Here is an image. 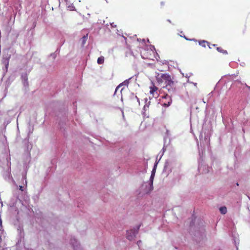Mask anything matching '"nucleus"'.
<instances>
[{"mask_svg":"<svg viewBox=\"0 0 250 250\" xmlns=\"http://www.w3.org/2000/svg\"><path fill=\"white\" fill-rule=\"evenodd\" d=\"M161 77L165 81L166 83V87L167 89L169 92H174L175 89L173 88L174 82L172 80L170 76L167 74H163L161 75Z\"/></svg>","mask_w":250,"mask_h":250,"instance_id":"obj_1","label":"nucleus"},{"mask_svg":"<svg viewBox=\"0 0 250 250\" xmlns=\"http://www.w3.org/2000/svg\"><path fill=\"white\" fill-rule=\"evenodd\" d=\"M205 229L203 227L196 229L194 233V238L196 241H200L205 237Z\"/></svg>","mask_w":250,"mask_h":250,"instance_id":"obj_2","label":"nucleus"},{"mask_svg":"<svg viewBox=\"0 0 250 250\" xmlns=\"http://www.w3.org/2000/svg\"><path fill=\"white\" fill-rule=\"evenodd\" d=\"M140 225L137 227L136 229H130L126 232V238L129 240H132L136 237L138 234Z\"/></svg>","mask_w":250,"mask_h":250,"instance_id":"obj_3","label":"nucleus"},{"mask_svg":"<svg viewBox=\"0 0 250 250\" xmlns=\"http://www.w3.org/2000/svg\"><path fill=\"white\" fill-rule=\"evenodd\" d=\"M9 49H6L4 50V54L3 55L2 62L5 65L6 68H7L9 64V60L10 58L11 54H8Z\"/></svg>","mask_w":250,"mask_h":250,"instance_id":"obj_4","label":"nucleus"},{"mask_svg":"<svg viewBox=\"0 0 250 250\" xmlns=\"http://www.w3.org/2000/svg\"><path fill=\"white\" fill-rule=\"evenodd\" d=\"M154 177V173H151V176L150 177L149 182L148 183L149 189L146 191V192H150L153 190V181Z\"/></svg>","mask_w":250,"mask_h":250,"instance_id":"obj_5","label":"nucleus"},{"mask_svg":"<svg viewBox=\"0 0 250 250\" xmlns=\"http://www.w3.org/2000/svg\"><path fill=\"white\" fill-rule=\"evenodd\" d=\"M22 80L23 81V84L25 86L27 87L28 85V83L27 82V75L26 74H23L21 76Z\"/></svg>","mask_w":250,"mask_h":250,"instance_id":"obj_6","label":"nucleus"},{"mask_svg":"<svg viewBox=\"0 0 250 250\" xmlns=\"http://www.w3.org/2000/svg\"><path fill=\"white\" fill-rule=\"evenodd\" d=\"M130 80V79H129L128 80H126L123 83H122L120 84L116 88V90H115V93L116 92L117 90H118V89L119 88V87H120L121 86L123 85H128V83H129V80Z\"/></svg>","mask_w":250,"mask_h":250,"instance_id":"obj_7","label":"nucleus"},{"mask_svg":"<svg viewBox=\"0 0 250 250\" xmlns=\"http://www.w3.org/2000/svg\"><path fill=\"white\" fill-rule=\"evenodd\" d=\"M87 38H88V34H86V35H84V36H83L82 37V38L81 39V40H82V46H83L85 42H86V41L87 40Z\"/></svg>","mask_w":250,"mask_h":250,"instance_id":"obj_8","label":"nucleus"},{"mask_svg":"<svg viewBox=\"0 0 250 250\" xmlns=\"http://www.w3.org/2000/svg\"><path fill=\"white\" fill-rule=\"evenodd\" d=\"M145 187V188L144 189V191L146 193H149V192H146V191L149 189V185L148 183H144L142 185V188H143L144 187Z\"/></svg>","mask_w":250,"mask_h":250,"instance_id":"obj_9","label":"nucleus"},{"mask_svg":"<svg viewBox=\"0 0 250 250\" xmlns=\"http://www.w3.org/2000/svg\"><path fill=\"white\" fill-rule=\"evenodd\" d=\"M219 210H220V212L223 214H226L227 212V208L225 206L220 208Z\"/></svg>","mask_w":250,"mask_h":250,"instance_id":"obj_10","label":"nucleus"},{"mask_svg":"<svg viewBox=\"0 0 250 250\" xmlns=\"http://www.w3.org/2000/svg\"><path fill=\"white\" fill-rule=\"evenodd\" d=\"M97 62L98 64H103L104 62V57L101 56L98 59Z\"/></svg>","mask_w":250,"mask_h":250,"instance_id":"obj_11","label":"nucleus"},{"mask_svg":"<svg viewBox=\"0 0 250 250\" xmlns=\"http://www.w3.org/2000/svg\"><path fill=\"white\" fill-rule=\"evenodd\" d=\"M156 79L158 81V82L160 83H162L163 82V81H162V79L163 78L161 77V75L160 76V74H158L157 76H156Z\"/></svg>","mask_w":250,"mask_h":250,"instance_id":"obj_12","label":"nucleus"},{"mask_svg":"<svg viewBox=\"0 0 250 250\" xmlns=\"http://www.w3.org/2000/svg\"><path fill=\"white\" fill-rule=\"evenodd\" d=\"M168 97V95L167 94V95L164 97V98H166V97ZM169 97L170 99H169V101L168 102V104H164V106H169V105L171 103V102H172V100H171V97H169Z\"/></svg>","mask_w":250,"mask_h":250,"instance_id":"obj_13","label":"nucleus"},{"mask_svg":"<svg viewBox=\"0 0 250 250\" xmlns=\"http://www.w3.org/2000/svg\"><path fill=\"white\" fill-rule=\"evenodd\" d=\"M150 88L151 90L150 92L151 94H153L154 92L156 91L158 89L157 87L154 85L153 87H151Z\"/></svg>","mask_w":250,"mask_h":250,"instance_id":"obj_14","label":"nucleus"},{"mask_svg":"<svg viewBox=\"0 0 250 250\" xmlns=\"http://www.w3.org/2000/svg\"><path fill=\"white\" fill-rule=\"evenodd\" d=\"M207 42L205 41H202L199 42V44L202 45V46L205 47L206 45L205 43Z\"/></svg>","mask_w":250,"mask_h":250,"instance_id":"obj_15","label":"nucleus"},{"mask_svg":"<svg viewBox=\"0 0 250 250\" xmlns=\"http://www.w3.org/2000/svg\"><path fill=\"white\" fill-rule=\"evenodd\" d=\"M156 166V165H155L154 167V168L153 169L152 171V173H154V176L155 175V167Z\"/></svg>","mask_w":250,"mask_h":250,"instance_id":"obj_16","label":"nucleus"},{"mask_svg":"<svg viewBox=\"0 0 250 250\" xmlns=\"http://www.w3.org/2000/svg\"><path fill=\"white\" fill-rule=\"evenodd\" d=\"M217 50L219 52H223V50L220 47H217Z\"/></svg>","mask_w":250,"mask_h":250,"instance_id":"obj_17","label":"nucleus"},{"mask_svg":"<svg viewBox=\"0 0 250 250\" xmlns=\"http://www.w3.org/2000/svg\"><path fill=\"white\" fill-rule=\"evenodd\" d=\"M20 190L21 191H23V187L22 186H20Z\"/></svg>","mask_w":250,"mask_h":250,"instance_id":"obj_18","label":"nucleus"},{"mask_svg":"<svg viewBox=\"0 0 250 250\" xmlns=\"http://www.w3.org/2000/svg\"><path fill=\"white\" fill-rule=\"evenodd\" d=\"M31 147H32V146H31V145H30V146H29V145H28V146H27V149H28H28H31Z\"/></svg>","mask_w":250,"mask_h":250,"instance_id":"obj_19","label":"nucleus"},{"mask_svg":"<svg viewBox=\"0 0 250 250\" xmlns=\"http://www.w3.org/2000/svg\"><path fill=\"white\" fill-rule=\"evenodd\" d=\"M111 25H112V27H116V25H114V23H111Z\"/></svg>","mask_w":250,"mask_h":250,"instance_id":"obj_20","label":"nucleus"},{"mask_svg":"<svg viewBox=\"0 0 250 250\" xmlns=\"http://www.w3.org/2000/svg\"><path fill=\"white\" fill-rule=\"evenodd\" d=\"M222 52L224 53H226V54L227 53V51L223 50V52Z\"/></svg>","mask_w":250,"mask_h":250,"instance_id":"obj_21","label":"nucleus"},{"mask_svg":"<svg viewBox=\"0 0 250 250\" xmlns=\"http://www.w3.org/2000/svg\"><path fill=\"white\" fill-rule=\"evenodd\" d=\"M141 241H139L137 243L138 244H140Z\"/></svg>","mask_w":250,"mask_h":250,"instance_id":"obj_22","label":"nucleus"},{"mask_svg":"<svg viewBox=\"0 0 250 250\" xmlns=\"http://www.w3.org/2000/svg\"><path fill=\"white\" fill-rule=\"evenodd\" d=\"M141 241H139L137 243L138 244H140Z\"/></svg>","mask_w":250,"mask_h":250,"instance_id":"obj_23","label":"nucleus"},{"mask_svg":"<svg viewBox=\"0 0 250 250\" xmlns=\"http://www.w3.org/2000/svg\"><path fill=\"white\" fill-rule=\"evenodd\" d=\"M236 185H237V186H239V184H238V183H236Z\"/></svg>","mask_w":250,"mask_h":250,"instance_id":"obj_24","label":"nucleus"},{"mask_svg":"<svg viewBox=\"0 0 250 250\" xmlns=\"http://www.w3.org/2000/svg\"><path fill=\"white\" fill-rule=\"evenodd\" d=\"M0 224H1V220L0 219Z\"/></svg>","mask_w":250,"mask_h":250,"instance_id":"obj_25","label":"nucleus"}]
</instances>
